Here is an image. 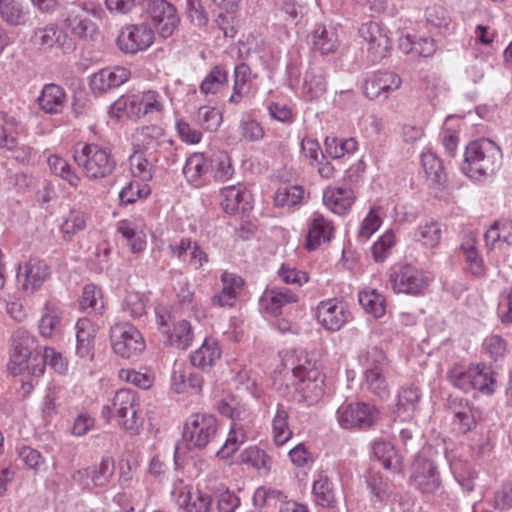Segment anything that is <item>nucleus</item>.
Here are the masks:
<instances>
[{
    "instance_id": "nucleus-16",
    "label": "nucleus",
    "mask_w": 512,
    "mask_h": 512,
    "mask_svg": "<svg viewBox=\"0 0 512 512\" xmlns=\"http://www.w3.org/2000/svg\"><path fill=\"white\" fill-rule=\"evenodd\" d=\"M411 482L424 495H434L442 487L437 466L432 460L418 457L413 464Z\"/></svg>"
},
{
    "instance_id": "nucleus-58",
    "label": "nucleus",
    "mask_w": 512,
    "mask_h": 512,
    "mask_svg": "<svg viewBox=\"0 0 512 512\" xmlns=\"http://www.w3.org/2000/svg\"><path fill=\"white\" fill-rule=\"evenodd\" d=\"M461 249L465 255L470 272L475 276H483L485 274V266L475 248L474 239L470 238L464 241Z\"/></svg>"
},
{
    "instance_id": "nucleus-49",
    "label": "nucleus",
    "mask_w": 512,
    "mask_h": 512,
    "mask_svg": "<svg viewBox=\"0 0 512 512\" xmlns=\"http://www.w3.org/2000/svg\"><path fill=\"white\" fill-rule=\"evenodd\" d=\"M324 146L326 154L334 159L354 153L357 150V142L354 138L326 137Z\"/></svg>"
},
{
    "instance_id": "nucleus-62",
    "label": "nucleus",
    "mask_w": 512,
    "mask_h": 512,
    "mask_svg": "<svg viewBox=\"0 0 512 512\" xmlns=\"http://www.w3.org/2000/svg\"><path fill=\"white\" fill-rule=\"evenodd\" d=\"M395 243V235L392 231H386L371 248L372 256L376 262H382L390 253Z\"/></svg>"
},
{
    "instance_id": "nucleus-39",
    "label": "nucleus",
    "mask_w": 512,
    "mask_h": 512,
    "mask_svg": "<svg viewBox=\"0 0 512 512\" xmlns=\"http://www.w3.org/2000/svg\"><path fill=\"white\" fill-rule=\"evenodd\" d=\"M246 440L247 435L244 425L234 420V422H231L227 439L221 448L217 450V455L221 458H228L235 453Z\"/></svg>"
},
{
    "instance_id": "nucleus-51",
    "label": "nucleus",
    "mask_w": 512,
    "mask_h": 512,
    "mask_svg": "<svg viewBox=\"0 0 512 512\" xmlns=\"http://www.w3.org/2000/svg\"><path fill=\"white\" fill-rule=\"evenodd\" d=\"M373 454L387 470H399V459L393 446L385 441H375Z\"/></svg>"
},
{
    "instance_id": "nucleus-33",
    "label": "nucleus",
    "mask_w": 512,
    "mask_h": 512,
    "mask_svg": "<svg viewBox=\"0 0 512 512\" xmlns=\"http://www.w3.org/2000/svg\"><path fill=\"white\" fill-rule=\"evenodd\" d=\"M97 327L87 318H81L76 323V353L80 357H87L92 354L94 338Z\"/></svg>"
},
{
    "instance_id": "nucleus-42",
    "label": "nucleus",
    "mask_w": 512,
    "mask_h": 512,
    "mask_svg": "<svg viewBox=\"0 0 512 512\" xmlns=\"http://www.w3.org/2000/svg\"><path fill=\"white\" fill-rule=\"evenodd\" d=\"M312 492L315 502L322 507H334L336 496L332 481L324 474H319L313 483Z\"/></svg>"
},
{
    "instance_id": "nucleus-61",
    "label": "nucleus",
    "mask_w": 512,
    "mask_h": 512,
    "mask_svg": "<svg viewBox=\"0 0 512 512\" xmlns=\"http://www.w3.org/2000/svg\"><path fill=\"white\" fill-rule=\"evenodd\" d=\"M448 378L454 387L459 388L464 392L473 390L471 366L467 369L454 367L449 371Z\"/></svg>"
},
{
    "instance_id": "nucleus-64",
    "label": "nucleus",
    "mask_w": 512,
    "mask_h": 512,
    "mask_svg": "<svg viewBox=\"0 0 512 512\" xmlns=\"http://www.w3.org/2000/svg\"><path fill=\"white\" fill-rule=\"evenodd\" d=\"M367 485L371 493L380 502L387 500L391 494L389 484L379 474L369 475L367 478Z\"/></svg>"
},
{
    "instance_id": "nucleus-10",
    "label": "nucleus",
    "mask_w": 512,
    "mask_h": 512,
    "mask_svg": "<svg viewBox=\"0 0 512 512\" xmlns=\"http://www.w3.org/2000/svg\"><path fill=\"white\" fill-rule=\"evenodd\" d=\"M389 281L394 292L412 296L424 294L429 286V278L425 273L409 264L394 268Z\"/></svg>"
},
{
    "instance_id": "nucleus-2",
    "label": "nucleus",
    "mask_w": 512,
    "mask_h": 512,
    "mask_svg": "<svg viewBox=\"0 0 512 512\" xmlns=\"http://www.w3.org/2000/svg\"><path fill=\"white\" fill-rule=\"evenodd\" d=\"M502 165V151L490 139L472 141L465 150L462 170L470 178L480 179L492 176Z\"/></svg>"
},
{
    "instance_id": "nucleus-19",
    "label": "nucleus",
    "mask_w": 512,
    "mask_h": 512,
    "mask_svg": "<svg viewBox=\"0 0 512 512\" xmlns=\"http://www.w3.org/2000/svg\"><path fill=\"white\" fill-rule=\"evenodd\" d=\"M130 71L123 66L106 67L90 77V87L95 93H106L124 84Z\"/></svg>"
},
{
    "instance_id": "nucleus-4",
    "label": "nucleus",
    "mask_w": 512,
    "mask_h": 512,
    "mask_svg": "<svg viewBox=\"0 0 512 512\" xmlns=\"http://www.w3.org/2000/svg\"><path fill=\"white\" fill-rule=\"evenodd\" d=\"M73 159L91 180L110 176L116 167L111 151L95 143H76L73 147Z\"/></svg>"
},
{
    "instance_id": "nucleus-1",
    "label": "nucleus",
    "mask_w": 512,
    "mask_h": 512,
    "mask_svg": "<svg viewBox=\"0 0 512 512\" xmlns=\"http://www.w3.org/2000/svg\"><path fill=\"white\" fill-rule=\"evenodd\" d=\"M284 366L291 369L296 390L309 402L317 401L324 394V375L317 361L306 351H295L286 355Z\"/></svg>"
},
{
    "instance_id": "nucleus-27",
    "label": "nucleus",
    "mask_w": 512,
    "mask_h": 512,
    "mask_svg": "<svg viewBox=\"0 0 512 512\" xmlns=\"http://www.w3.org/2000/svg\"><path fill=\"white\" fill-rule=\"evenodd\" d=\"M420 400L421 393L418 387L404 386L398 392L394 413L397 416H403L404 420L410 419L418 409Z\"/></svg>"
},
{
    "instance_id": "nucleus-60",
    "label": "nucleus",
    "mask_w": 512,
    "mask_h": 512,
    "mask_svg": "<svg viewBox=\"0 0 512 512\" xmlns=\"http://www.w3.org/2000/svg\"><path fill=\"white\" fill-rule=\"evenodd\" d=\"M100 291L97 290L96 286L93 284L86 285L83 288L82 295L79 299L80 308L83 311L91 309L96 313H101L104 305L101 299L99 298Z\"/></svg>"
},
{
    "instance_id": "nucleus-52",
    "label": "nucleus",
    "mask_w": 512,
    "mask_h": 512,
    "mask_svg": "<svg viewBox=\"0 0 512 512\" xmlns=\"http://www.w3.org/2000/svg\"><path fill=\"white\" fill-rule=\"evenodd\" d=\"M221 206L223 210L228 214H235L240 204L245 200L247 194L240 187L227 186L221 190Z\"/></svg>"
},
{
    "instance_id": "nucleus-53",
    "label": "nucleus",
    "mask_w": 512,
    "mask_h": 512,
    "mask_svg": "<svg viewBox=\"0 0 512 512\" xmlns=\"http://www.w3.org/2000/svg\"><path fill=\"white\" fill-rule=\"evenodd\" d=\"M359 303L368 313L379 318L385 314V299L376 290L359 293Z\"/></svg>"
},
{
    "instance_id": "nucleus-43",
    "label": "nucleus",
    "mask_w": 512,
    "mask_h": 512,
    "mask_svg": "<svg viewBox=\"0 0 512 512\" xmlns=\"http://www.w3.org/2000/svg\"><path fill=\"white\" fill-rule=\"evenodd\" d=\"M288 411L282 404L277 405L276 414L272 420V433L276 445H284L292 436L288 425Z\"/></svg>"
},
{
    "instance_id": "nucleus-26",
    "label": "nucleus",
    "mask_w": 512,
    "mask_h": 512,
    "mask_svg": "<svg viewBox=\"0 0 512 512\" xmlns=\"http://www.w3.org/2000/svg\"><path fill=\"white\" fill-rule=\"evenodd\" d=\"M486 246L490 249L512 246V220L495 221L484 234Z\"/></svg>"
},
{
    "instance_id": "nucleus-25",
    "label": "nucleus",
    "mask_w": 512,
    "mask_h": 512,
    "mask_svg": "<svg viewBox=\"0 0 512 512\" xmlns=\"http://www.w3.org/2000/svg\"><path fill=\"white\" fill-rule=\"evenodd\" d=\"M37 102L41 110L47 114L61 113L66 104V93L64 89L54 83L46 84Z\"/></svg>"
},
{
    "instance_id": "nucleus-23",
    "label": "nucleus",
    "mask_w": 512,
    "mask_h": 512,
    "mask_svg": "<svg viewBox=\"0 0 512 512\" xmlns=\"http://www.w3.org/2000/svg\"><path fill=\"white\" fill-rule=\"evenodd\" d=\"M354 200V192L347 186L328 187L323 193L324 204L338 215L345 214L351 208Z\"/></svg>"
},
{
    "instance_id": "nucleus-11",
    "label": "nucleus",
    "mask_w": 512,
    "mask_h": 512,
    "mask_svg": "<svg viewBox=\"0 0 512 512\" xmlns=\"http://www.w3.org/2000/svg\"><path fill=\"white\" fill-rule=\"evenodd\" d=\"M113 108L123 111L131 118L139 119L147 114L161 112L163 102L158 92L148 90L139 95L120 97L114 102Z\"/></svg>"
},
{
    "instance_id": "nucleus-15",
    "label": "nucleus",
    "mask_w": 512,
    "mask_h": 512,
    "mask_svg": "<svg viewBox=\"0 0 512 512\" xmlns=\"http://www.w3.org/2000/svg\"><path fill=\"white\" fill-rule=\"evenodd\" d=\"M115 472V461L110 456H105L100 463L94 464L83 469H79L72 474V479L88 490L96 487L107 486Z\"/></svg>"
},
{
    "instance_id": "nucleus-17",
    "label": "nucleus",
    "mask_w": 512,
    "mask_h": 512,
    "mask_svg": "<svg viewBox=\"0 0 512 512\" xmlns=\"http://www.w3.org/2000/svg\"><path fill=\"white\" fill-rule=\"evenodd\" d=\"M153 30L145 24L124 27L117 38V45L124 53L135 54L152 45Z\"/></svg>"
},
{
    "instance_id": "nucleus-30",
    "label": "nucleus",
    "mask_w": 512,
    "mask_h": 512,
    "mask_svg": "<svg viewBox=\"0 0 512 512\" xmlns=\"http://www.w3.org/2000/svg\"><path fill=\"white\" fill-rule=\"evenodd\" d=\"M176 503L185 512H210L212 500L209 495L199 490H182L176 497Z\"/></svg>"
},
{
    "instance_id": "nucleus-59",
    "label": "nucleus",
    "mask_w": 512,
    "mask_h": 512,
    "mask_svg": "<svg viewBox=\"0 0 512 512\" xmlns=\"http://www.w3.org/2000/svg\"><path fill=\"white\" fill-rule=\"evenodd\" d=\"M483 348L489 357L497 362L506 356L508 343L500 335H490L484 340Z\"/></svg>"
},
{
    "instance_id": "nucleus-45",
    "label": "nucleus",
    "mask_w": 512,
    "mask_h": 512,
    "mask_svg": "<svg viewBox=\"0 0 512 512\" xmlns=\"http://www.w3.org/2000/svg\"><path fill=\"white\" fill-rule=\"evenodd\" d=\"M48 165L54 175L65 180L71 187L77 188L80 185L81 177L65 159L52 155L48 158Z\"/></svg>"
},
{
    "instance_id": "nucleus-54",
    "label": "nucleus",
    "mask_w": 512,
    "mask_h": 512,
    "mask_svg": "<svg viewBox=\"0 0 512 512\" xmlns=\"http://www.w3.org/2000/svg\"><path fill=\"white\" fill-rule=\"evenodd\" d=\"M195 122L204 130L216 131L222 122V114L211 106H201L194 116Z\"/></svg>"
},
{
    "instance_id": "nucleus-21",
    "label": "nucleus",
    "mask_w": 512,
    "mask_h": 512,
    "mask_svg": "<svg viewBox=\"0 0 512 512\" xmlns=\"http://www.w3.org/2000/svg\"><path fill=\"white\" fill-rule=\"evenodd\" d=\"M298 300V295L288 288H270L262 294L260 305L268 313L277 316L286 305L296 303Z\"/></svg>"
},
{
    "instance_id": "nucleus-6",
    "label": "nucleus",
    "mask_w": 512,
    "mask_h": 512,
    "mask_svg": "<svg viewBox=\"0 0 512 512\" xmlns=\"http://www.w3.org/2000/svg\"><path fill=\"white\" fill-rule=\"evenodd\" d=\"M219 423L213 414L194 413L185 422L184 437L188 444L197 449H205L218 437Z\"/></svg>"
},
{
    "instance_id": "nucleus-5",
    "label": "nucleus",
    "mask_w": 512,
    "mask_h": 512,
    "mask_svg": "<svg viewBox=\"0 0 512 512\" xmlns=\"http://www.w3.org/2000/svg\"><path fill=\"white\" fill-rule=\"evenodd\" d=\"M139 408L136 391L120 389L113 397L112 406L106 405L102 408V416L109 422L113 413L116 417L121 418L125 417V413H130L131 418L122 420V428L132 434H137L143 423L138 415Z\"/></svg>"
},
{
    "instance_id": "nucleus-9",
    "label": "nucleus",
    "mask_w": 512,
    "mask_h": 512,
    "mask_svg": "<svg viewBox=\"0 0 512 512\" xmlns=\"http://www.w3.org/2000/svg\"><path fill=\"white\" fill-rule=\"evenodd\" d=\"M50 265L36 257L21 262L16 268V282L19 291L32 295L39 291L51 277Z\"/></svg>"
},
{
    "instance_id": "nucleus-50",
    "label": "nucleus",
    "mask_w": 512,
    "mask_h": 512,
    "mask_svg": "<svg viewBox=\"0 0 512 512\" xmlns=\"http://www.w3.org/2000/svg\"><path fill=\"white\" fill-rule=\"evenodd\" d=\"M441 227L437 221L431 220L423 225H419L414 233V239L424 246L435 247L441 240Z\"/></svg>"
},
{
    "instance_id": "nucleus-47",
    "label": "nucleus",
    "mask_w": 512,
    "mask_h": 512,
    "mask_svg": "<svg viewBox=\"0 0 512 512\" xmlns=\"http://www.w3.org/2000/svg\"><path fill=\"white\" fill-rule=\"evenodd\" d=\"M131 171L134 176L149 181L153 177L154 160L146 152L135 150L129 158Z\"/></svg>"
},
{
    "instance_id": "nucleus-35",
    "label": "nucleus",
    "mask_w": 512,
    "mask_h": 512,
    "mask_svg": "<svg viewBox=\"0 0 512 512\" xmlns=\"http://www.w3.org/2000/svg\"><path fill=\"white\" fill-rule=\"evenodd\" d=\"M165 139H167V137L161 127L157 125L142 127L137 133L138 150L152 155Z\"/></svg>"
},
{
    "instance_id": "nucleus-63",
    "label": "nucleus",
    "mask_w": 512,
    "mask_h": 512,
    "mask_svg": "<svg viewBox=\"0 0 512 512\" xmlns=\"http://www.w3.org/2000/svg\"><path fill=\"white\" fill-rule=\"evenodd\" d=\"M497 314L503 325H512V287L501 292Z\"/></svg>"
},
{
    "instance_id": "nucleus-44",
    "label": "nucleus",
    "mask_w": 512,
    "mask_h": 512,
    "mask_svg": "<svg viewBox=\"0 0 512 512\" xmlns=\"http://www.w3.org/2000/svg\"><path fill=\"white\" fill-rule=\"evenodd\" d=\"M150 156L156 167L167 170L178 159L177 147L172 139L167 138L160 143L159 147Z\"/></svg>"
},
{
    "instance_id": "nucleus-55",
    "label": "nucleus",
    "mask_w": 512,
    "mask_h": 512,
    "mask_svg": "<svg viewBox=\"0 0 512 512\" xmlns=\"http://www.w3.org/2000/svg\"><path fill=\"white\" fill-rule=\"evenodd\" d=\"M304 190L301 186L280 187L274 196V203L278 207H293L301 202Z\"/></svg>"
},
{
    "instance_id": "nucleus-48",
    "label": "nucleus",
    "mask_w": 512,
    "mask_h": 512,
    "mask_svg": "<svg viewBox=\"0 0 512 512\" xmlns=\"http://www.w3.org/2000/svg\"><path fill=\"white\" fill-rule=\"evenodd\" d=\"M400 47L407 53H414L423 57H430L436 51L434 39L429 37H419L413 40L411 36H406L400 41Z\"/></svg>"
},
{
    "instance_id": "nucleus-18",
    "label": "nucleus",
    "mask_w": 512,
    "mask_h": 512,
    "mask_svg": "<svg viewBox=\"0 0 512 512\" xmlns=\"http://www.w3.org/2000/svg\"><path fill=\"white\" fill-rule=\"evenodd\" d=\"M402 79L394 72L384 71L376 73L365 81L364 95L371 99H387L388 96L400 88Z\"/></svg>"
},
{
    "instance_id": "nucleus-57",
    "label": "nucleus",
    "mask_w": 512,
    "mask_h": 512,
    "mask_svg": "<svg viewBox=\"0 0 512 512\" xmlns=\"http://www.w3.org/2000/svg\"><path fill=\"white\" fill-rule=\"evenodd\" d=\"M227 82V72L221 66H215L207 74L200 85L204 94H215Z\"/></svg>"
},
{
    "instance_id": "nucleus-38",
    "label": "nucleus",
    "mask_w": 512,
    "mask_h": 512,
    "mask_svg": "<svg viewBox=\"0 0 512 512\" xmlns=\"http://www.w3.org/2000/svg\"><path fill=\"white\" fill-rule=\"evenodd\" d=\"M473 390H478L483 394H492L495 390L496 379L491 368L484 363L471 365Z\"/></svg>"
},
{
    "instance_id": "nucleus-8",
    "label": "nucleus",
    "mask_w": 512,
    "mask_h": 512,
    "mask_svg": "<svg viewBox=\"0 0 512 512\" xmlns=\"http://www.w3.org/2000/svg\"><path fill=\"white\" fill-rule=\"evenodd\" d=\"M110 340L113 351L126 359L139 356L146 347L140 331L127 322L117 323L111 327Z\"/></svg>"
},
{
    "instance_id": "nucleus-28",
    "label": "nucleus",
    "mask_w": 512,
    "mask_h": 512,
    "mask_svg": "<svg viewBox=\"0 0 512 512\" xmlns=\"http://www.w3.org/2000/svg\"><path fill=\"white\" fill-rule=\"evenodd\" d=\"M221 281L222 290L213 297V302L221 307L233 306L236 297L242 290L244 281L240 276L229 272L222 274Z\"/></svg>"
},
{
    "instance_id": "nucleus-31",
    "label": "nucleus",
    "mask_w": 512,
    "mask_h": 512,
    "mask_svg": "<svg viewBox=\"0 0 512 512\" xmlns=\"http://www.w3.org/2000/svg\"><path fill=\"white\" fill-rule=\"evenodd\" d=\"M327 89L325 75L321 68L311 67L304 76L302 94L305 99L312 101L322 97Z\"/></svg>"
},
{
    "instance_id": "nucleus-34",
    "label": "nucleus",
    "mask_w": 512,
    "mask_h": 512,
    "mask_svg": "<svg viewBox=\"0 0 512 512\" xmlns=\"http://www.w3.org/2000/svg\"><path fill=\"white\" fill-rule=\"evenodd\" d=\"M64 37L63 32L55 23L36 28L31 36V42L42 50L53 48Z\"/></svg>"
},
{
    "instance_id": "nucleus-41",
    "label": "nucleus",
    "mask_w": 512,
    "mask_h": 512,
    "mask_svg": "<svg viewBox=\"0 0 512 512\" xmlns=\"http://www.w3.org/2000/svg\"><path fill=\"white\" fill-rule=\"evenodd\" d=\"M0 17L13 26L25 25L28 11L16 0H0Z\"/></svg>"
},
{
    "instance_id": "nucleus-22",
    "label": "nucleus",
    "mask_w": 512,
    "mask_h": 512,
    "mask_svg": "<svg viewBox=\"0 0 512 512\" xmlns=\"http://www.w3.org/2000/svg\"><path fill=\"white\" fill-rule=\"evenodd\" d=\"M334 232L333 224L320 213H314L308 229L306 247L315 250L324 243L330 242Z\"/></svg>"
},
{
    "instance_id": "nucleus-36",
    "label": "nucleus",
    "mask_w": 512,
    "mask_h": 512,
    "mask_svg": "<svg viewBox=\"0 0 512 512\" xmlns=\"http://www.w3.org/2000/svg\"><path fill=\"white\" fill-rule=\"evenodd\" d=\"M255 78L252 75L250 67L246 63H241L234 70V86L233 93L229 101L233 104H239L244 95L250 91V83Z\"/></svg>"
},
{
    "instance_id": "nucleus-37",
    "label": "nucleus",
    "mask_w": 512,
    "mask_h": 512,
    "mask_svg": "<svg viewBox=\"0 0 512 512\" xmlns=\"http://www.w3.org/2000/svg\"><path fill=\"white\" fill-rule=\"evenodd\" d=\"M163 334H166L165 343L178 349L188 348L194 337L191 324L187 320H180L174 324L172 330L163 331Z\"/></svg>"
},
{
    "instance_id": "nucleus-20",
    "label": "nucleus",
    "mask_w": 512,
    "mask_h": 512,
    "mask_svg": "<svg viewBox=\"0 0 512 512\" xmlns=\"http://www.w3.org/2000/svg\"><path fill=\"white\" fill-rule=\"evenodd\" d=\"M349 312L345 305L336 299L320 302L317 319L329 331H338L348 320Z\"/></svg>"
},
{
    "instance_id": "nucleus-29",
    "label": "nucleus",
    "mask_w": 512,
    "mask_h": 512,
    "mask_svg": "<svg viewBox=\"0 0 512 512\" xmlns=\"http://www.w3.org/2000/svg\"><path fill=\"white\" fill-rule=\"evenodd\" d=\"M210 166L209 160L203 153H194L187 158L183 174L190 184L200 187L204 183V177Z\"/></svg>"
},
{
    "instance_id": "nucleus-13",
    "label": "nucleus",
    "mask_w": 512,
    "mask_h": 512,
    "mask_svg": "<svg viewBox=\"0 0 512 512\" xmlns=\"http://www.w3.org/2000/svg\"><path fill=\"white\" fill-rule=\"evenodd\" d=\"M144 9L162 38H169L179 25L180 18L167 0H146Z\"/></svg>"
},
{
    "instance_id": "nucleus-14",
    "label": "nucleus",
    "mask_w": 512,
    "mask_h": 512,
    "mask_svg": "<svg viewBox=\"0 0 512 512\" xmlns=\"http://www.w3.org/2000/svg\"><path fill=\"white\" fill-rule=\"evenodd\" d=\"M359 35L367 45L368 57L372 62L386 58L391 50V39L388 30L378 22L363 23Z\"/></svg>"
},
{
    "instance_id": "nucleus-46",
    "label": "nucleus",
    "mask_w": 512,
    "mask_h": 512,
    "mask_svg": "<svg viewBox=\"0 0 512 512\" xmlns=\"http://www.w3.org/2000/svg\"><path fill=\"white\" fill-rule=\"evenodd\" d=\"M23 338L22 342H15L13 351L11 353L10 361L8 363V369L13 375L22 374L28 367V362L32 359L31 350L25 345L28 341Z\"/></svg>"
},
{
    "instance_id": "nucleus-32",
    "label": "nucleus",
    "mask_w": 512,
    "mask_h": 512,
    "mask_svg": "<svg viewBox=\"0 0 512 512\" xmlns=\"http://www.w3.org/2000/svg\"><path fill=\"white\" fill-rule=\"evenodd\" d=\"M221 357L218 343L212 338H206L202 345L190 355V362L194 367L202 370L212 367Z\"/></svg>"
},
{
    "instance_id": "nucleus-24",
    "label": "nucleus",
    "mask_w": 512,
    "mask_h": 512,
    "mask_svg": "<svg viewBox=\"0 0 512 512\" xmlns=\"http://www.w3.org/2000/svg\"><path fill=\"white\" fill-rule=\"evenodd\" d=\"M312 49L321 55L335 53L340 41L338 30L334 26L318 25L311 35Z\"/></svg>"
},
{
    "instance_id": "nucleus-7",
    "label": "nucleus",
    "mask_w": 512,
    "mask_h": 512,
    "mask_svg": "<svg viewBox=\"0 0 512 512\" xmlns=\"http://www.w3.org/2000/svg\"><path fill=\"white\" fill-rule=\"evenodd\" d=\"M337 422L341 428L347 430H366L376 425L381 413L370 403L352 402L337 409Z\"/></svg>"
},
{
    "instance_id": "nucleus-56",
    "label": "nucleus",
    "mask_w": 512,
    "mask_h": 512,
    "mask_svg": "<svg viewBox=\"0 0 512 512\" xmlns=\"http://www.w3.org/2000/svg\"><path fill=\"white\" fill-rule=\"evenodd\" d=\"M241 461L245 464L260 470L269 471L271 469L272 460L264 450L257 446H251L243 450L240 455Z\"/></svg>"
},
{
    "instance_id": "nucleus-3",
    "label": "nucleus",
    "mask_w": 512,
    "mask_h": 512,
    "mask_svg": "<svg viewBox=\"0 0 512 512\" xmlns=\"http://www.w3.org/2000/svg\"><path fill=\"white\" fill-rule=\"evenodd\" d=\"M103 14L104 10L100 4L73 0L63 5L61 19L75 37L94 40L99 33L98 26L89 19V16L101 19Z\"/></svg>"
},
{
    "instance_id": "nucleus-12",
    "label": "nucleus",
    "mask_w": 512,
    "mask_h": 512,
    "mask_svg": "<svg viewBox=\"0 0 512 512\" xmlns=\"http://www.w3.org/2000/svg\"><path fill=\"white\" fill-rule=\"evenodd\" d=\"M0 148L13 152V158L22 164H28L33 158V149L20 145L17 136L22 132L21 124L12 116L0 113Z\"/></svg>"
},
{
    "instance_id": "nucleus-40",
    "label": "nucleus",
    "mask_w": 512,
    "mask_h": 512,
    "mask_svg": "<svg viewBox=\"0 0 512 512\" xmlns=\"http://www.w3.org/2000/svg\"><path fill=\"white\" fill-rule=\"evenodd\" d=\"M365 388L374 396L381 400H385L390 395V390L385 377V371H380L377 368H366L365 373Z\"/></svg>"
}]
</instances>
